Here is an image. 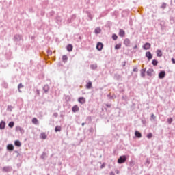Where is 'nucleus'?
Instances as JSON below:
<instances>
[{"mask_svg":"<svg viewBox=\"0 0 175 175\" xmlns=\"http://www.w3.org/2000/svg\"><path fill=\"white\" fill-rule=\"evenodd\" d=\"M126 155H122L120 156L118 159V163H119V165H122V163H125L126 162Z\"/></svg>","mask_w":175,"mask_h":175,"instance_id":"obj_1","label":"nucleus"},{"mask_svg":"<svg viewBox=\"0 0 175 175\" xmlns=\"http://www.w3.org/2000/svg\"><path fill=\"white\" fill-rule=\"evenodd\" d=\"M13 170V167L12 166H5L2 168V172H5V173H9Z\"/></svg>","mask_w":175,"mask_h":175,"instance_id":"obj_2","label":"nucleus"},{"mask_svg":"<svg viewBox=\"0 0 175 175\" xmlns=\"http://www.w3.org/2000/svg\"><path fill=\"white\" fill-rule=\"evenodd\" d=\"M142 48L144 50H150V49H151V44L146 42L143 45Z\"/></svg>","mask_w":175,"mask_h":175,"instance_id":"obj_3","label":"nucleus"},{"mask_svg":"<svg viewBox=\"0 0 175 175\" xmlns=\"http://www.w3.org/2000/svg\"><path fill=\"white\" fill-rule=\"evenodd\" d=\"M13 40L14 42H20V40H21V35L20 34L14 35Z\"/></svg>","mask_w":175,"mask_h":175,"instance_id":"obj_4","label":"nucleus"},{"mask_svg":"<svg viewBox=\"0 0 175 175\" xmlns=\"http://www.w3.org/2000/svg\"><path fill=\"white\" fill-rule=\"evenodd\" d=\"M145 57H146V58H148V61H151V59H152V53H151V52H150V51H147L146 53Z\"/></svg>","mask_w":175,"mask_h":175,"instance_id":"obj_5","label":"nucleus"},{"mask_svg":"<svg viewBox=\"0 0 175 175\" xmlns=\"http://www.w3.org/2000/svg\"><path fill=\"white\" fill-rule=\"evenodd\" d=\"M96 49L98 51H102L103 49V44L102 42H98L96 44Z\"/></svg>","mask_w":175,"mask_h":175,"instance_id":"obj_6","label":"nucleus"},{"mask_svg":"<svg viewBox=\"0 0 175 175\" xmlns=\"http://www.w3.org/2000/svg\"><path fill=\"white\" fill-rule=\"evenodd\" d=\"M165 76H166V72H165V70H161L159 73V79H164Z\"/></svg>","mask_w":175,"mask_h":175,"instance_id":"obj_7","label":"nucleus"},{"mask_svg":"<svg viewBox=\"0 0 175 175\" xmlns=\"http://www.w3.org/2000/svg\"><path fill=\"white\" fill-rule=\"evenodd\" d=\"M79 110H80V108L77 105H75L72 107V113H77V111H79Z\"/></svg>","mask_w":175,"mask_h":175,"instance_id":"obj_8","label":"nucleus"},{"mask_svg":"<svg viewBox=\"0 0 175 175\" xmlns=\"http://www.w3.org/2000/svg\"><path fill=\"white\" fill-rule=\"evenodd\" d=\"M118 35L120 38H125V31L122 29H120Z\"/></svg>","mask_w":175,"mask_h":175,"instance_id":"obj_9","label":"nucleus"},{"mask_svg":"<svg viewBox=\"0 0 175 175\" xmlns=\"http://www.w3.org/2000/svg\"><path fill=\"white\" fill-rule=\"evenodd\" d=\"M42 90L45 94H47L49 91H50V86H49V85L46 84L43 87Z\"/></svg>","mask_w":175,"mask_h":175,"instance_id":"obj_10","label":"nucleus"},{"mask_svg":"<svg viewBox=\"0 0 175 175\" xmlns=\"http://www.w3.org/2000/svg\"><path fill=\"white\" fill-rule=\"evenodd\" d=\"M124 44L126 46V47H129V45L131 44V40L129 38H126L124 40Z\"/></svg>","mask_w":175,"mask_h":175,"instance_id":"obj_11","label":"nucleus"},{"mask_svg":"<svg viewBox=\"0 0 175 175\" xmlns=\"http://www.w3.org/2000/svg\"><path fill=\"white\" fill-rule=\"evenodd\" d=\"M5 128H6V122L2 120V121L0 122V129H1V130L5 129Z\"/></svg>","mask_w":175,"mask_h":175,"instance_id":"obj_12","label":"nucleus"},{"mask_svg":"<svg viewBox=\"0 0 175 175\" xmlns=\"http://www.w3.org/2000/svg\"><path fill=\"white\" fill-rule=\"evenodd\" d=\"M79 103H81V105H84L85 103V98L84 97H79L78 98Z\"/></svg>","mask_w":175,"mask_h":175,"instance_id":"obj_13","label":"nucleus"},{"mask_svg":"<svg viewBox=\"0 0 175 175\" xmlns=\"http://www.w3.org/2000/svg\"><path fill=\"white\" fill-rule=\"evenodd\" d=\"M154 72V69L153 68H149L147 71H146V75L147 76H149L150 77H151V76H152V72Z\"/></svg>","mask_w":175,"mask_h":175,"instance_id":"obj_14","label":"nucleus"},{"mask_svg":"<svg viewBox=\"0 0 175 175\" xmlns=\"http://www.w3.org/2000/svg\"><path fill=\"white\" fill-rule=\"evenodd\" d=\"M146 68H143L140 70L141 77H146Z\"/></svg>","mask_w":175,"mask_h":175,"instance_id":"obj_15","label":"nucleus"},{"mask_svg":"<svg viewBox=\"0 0 175 175\" xmlns=\"http://www.w3.org/2000/svg\"><path fill=\"white\" fill-rule=\"evenodd\" d=\"M7 150L8 151H13L14 150V146L13 144H10L7 146Z\"/></svg>","mask_w":175,"mask_h":175,"instance_id":"obj_16","label":"nucleus"},{"mask_svg":"<svg viewBox=\"0 0 175 175\" xmlns=\"http://www.w3.org/2000/svg\"><path fill=\"white\" fill-rule=\"evenodd\" d=\"M66 49H67V51L70 53V51H73V45H72V44H69L67 45Z\"/></svg>","mask_w":175,"mask_h":175,"instance_id":"obj_17","label":"nucleus"},{"mask_svg":"<svg viewBox=\"0 0 175 175\" xmlns=\"http://www.w3.org/2000/svg\"><path fill=\"white\" fill-rule=\"evenodd\" d=\"M16 131H18L21 133V135H23L25 132V131H24L23 129L21 128V126H16Z\"/></svg>","mask_w":175,"mask_h":175,"instance_id":"obj_18","label":"nucleus"},{"mask_svg":"<svg viewBox=\"0 0 175 175\" xmlns=\"http://www.w3.org/2000/svg\"><path fill=\"white\" fill-rule=\"evenodd\" d=\"M90 69L92 70H96V69H98V64H90Z\"/></svg>","mask_w":175,"mask_h":175,"instance_id":"obj_19","label":"nucleus"},{"mask_svg":"<svg viewBox=\"0 0 175 175\" xmlns=\"http://www.w3.org/2000/svg\"><path fill=\"white\" fill-rule=\"evenodd\" d=\"M100 32H102V29H100V27H96L94 30V33H96V35L100 33Z\"/></svg>","mask_w":175,"mask_h":175,"instance_id":"obj_20","label":"nucleus"},{"mask_svg":"<svg viewBox=\"0 0 175 175\" xmlns=\"http://www.w3.org/2000/svg\"><path fill=\"white\" fill-rule=\"evenodd\" d=\"M86 88L88 90H91V88H92V82L89 81L87 84H86Z\"/></svg>","mask_w":175,"mask_h":175,"instance_id":"obj_21","label":"nucleus"},{"mask_svg":"<svg viewBox=\"0 0 175 175\" xmlns=\"http://www.w3.org/2000/svg\"><path fill=\"white\" fill-rule=\"evenodd\" d=\"M14 146H16V147H21V142L20 140H16L14 142Z\"/></svg>","mask_w":175,"mask_h":175,"instance_id":"obj_22","label":"nucleus"},{"mask_svg":"<svg viewBox=\"0 0 175 175\" xmlns=\"http://www.w3.org/2000/svg\"><path fill=\"white\" fill-rule=\"evenodd\" d=\"M135 135L136 137H138V139H140V137H142V133H140L139 131H135Z\"/></svg>","mask_w":175,"mask_h":175,"instance_id":"obj_23","label":"nucleus"},{"mask_svg":"<svg viewBox=\"0 0 175 175\" xmlns=\"http://www.w3.org/2000/svg\"><path fill=\"white\" fill-rule=\"evenodd\" d=\"M32 122H33V124H34L35 125H38V124H39V120H38V118H33L32 119Z\"/></svg>","mask_w":175,"mask_h":175,"instance_id":"obj_24","label":"nucleus"},{"mask_svg":"<svg viewBox=\"0 0 175 175\" xmlns=\"http://www.w3.org/2000/svg\"><path fill=\"white\" fill-rule=\"evenodd\" d=\"M62 128L61 126H56L55 128V132H61Z\"/></svg>","mask_w":175,"mask_h":175,"instance_id":"obj_25","label":"nucleus"},{"mask_svg":"<svg viewBox=\"0 0 175 175\" xmlns=\"http://www.w3.org/2000/svg\"><path fill=\"white\" fill-rule=\"evenodd\" d=\"M121 75L120 74H115L114 75V79L115 80H120L121 79Z\"/></svg>","mask_w":175,"mask_h":175,"instance_id":"obj_26","label":"nucleus"},{"mask_svg":"<svg viewBox=\"0 0 175 175\" xmlns=\"http://www.w3.org/2000/svg\"><path fill=\"white\" fill-rule=\"evenodd\" d=\"M86 14H88V18L92 21L93 18L92 14H91V12H90L89 11H86Z\"/></svg>","mask_w":175,"mask_h":175,"instance_id":"obj_27","label":"nucleus"},{"mask_svg":"<svg viewBox=\"0 0 175 175\" xmlns=\"http://www.w3.org/2000/svg\"><path fill=\"white\" fill-rule=\"evenodd\" d=\"M41 139H43V140H46L47 139V135H46V133H42L40 134Z\"/></svg>","mask_w":175,"mask_h":175,"instance_id":"obj_28","label":"nucleus"},{"mask_svg":"<svg viewBox=\"0 0 175 175\" xmlns=\"http://www.w3.org/2000/svg\"><path fill=\"white\" fill-rule=\"evenodd\" d=\"M135 161L131 160L129 162V166L131 167H133V166H135Z\"/></svg>","mask_w":175,"mask_h":175,"instance_id":"obj_29","label":"nucleus"},{"mask_svg":"<svg viewBox=\"0 0 175 175\" xmlns=\"http://www.w3.org/2000/svg\"><path fill=\"white\" fill-rule=\"evenodd\" d=\"M152 65H153V66H157L158 65V60L153 59L152 61Z\"/></svg>","mask_w":175,"mask_h":175,"instance_id":"obj_30","label":"nucleus"},{"mask_svg":"<svg viewBox=\"0 0 175 175\" xmlns=\"http://www.w3.org/2000/svg\"><path fill=\"white\" fill-rule=\"evenodd\" d=\"M157 57H161L162 56V51H161V50H157Z\"/></svg>","mask_w":175,"mask_h":175,"instance_id":"obj_31","label":"nucleus"},{"mask_svg":"<svg viewBox=\"0 0 175 175\" xmlns=\"http://www.w3.org/2000/svg\"><path fill=\"white\" fill-rule=\"evenodd\" d=\"M107 98H109V99H116V94L113 95H110V94H107Z\"/></svg>","mask_w":175,"mask_h":175,"instance_id":"obj_32","label":"nucleus"},{"mask_svg":"<svg viewBox=\"0 0 175 175\" xmlns=\"http://www.w3.org/2000/svg\"><path fill=\"white\" fill-rule=\"evenodd\" d=\"M62 60L64 62H66V61H68V56L66 55H63Z\"/></svg>","mask_w":175,"mask_h":175,"instance_id":"obj_33","label":"nucleus"},{"mask_svg":"<svg viewBox=\"0 0 175 175\" xmlns=\"http://www.w3.org/2000/svg\"><path fill=\"white\" fill-rule=\"evenodd\" d=\"M112 39H113V40H117V39H118V36H117V34L113 33L112 35Z\"/></svg>","mask_w":175,"mask_h":175,"instance_id":"obj_34","label":"nucleus"},{"mask_svg":"<svg viewBox=\"0 0 175 175\" xmlns=\"http://www.w3.org/2000/svg\"><path fill=\"white\" fill-rule=\"evenodd\" d=\"M167 124H169V125H170L172 124V122H173V118H170L167 120Z\"/></svg>","mask_w":175,"mask_h":175,"instance_id":"obj_35","label":"nucleus"},{"mask_svg":"<svg viewBox=\"0 0 175 175\" xmlns=\"http://www.w3.org/2000/svg\"><path fill=\"white\" fill-rule=\"evenodd\" d=\"M8 126L10 128H13V126H14V122H10L8 124Z\"/></svg>","mask_w":175,"mask_h":175,"instance_id":"obj_36","label":"nucleus"},{"mask_svg":"<svg viewBox=\"0 0 175 175\" xmlns=\"http://www.w3.org/2000/svg\"><path fill=\"white\" fill-rule=\"evenodd\" d=\"M18 91L19 92H21V90H20V88H24V85H23V83H19L18 85Z\"/></svg>","mask_w":175,"mask_h":175,"instance_id":"obj_37","label":"nucleus"},{"mask_svg":"<svg viewBox=\"0 0 175 175\" xmlns=\"http://www.w3.org/2000/svg\"><path fill=\"white\" fill-rule=\"evenodd\" d=\"M120 47H121V44H118L115 46V50H120Z\"/></svg>","mask_w":175,"mask_h":175,"instance_id":"obj_38","label":"nucleus"},{"mask_svg":"<svg viewBox=\"0 0 175 175\" xmlns=\"http://www.w3.org/2000/svg\"><path fill=\"white\" fill-rule=\"evenodd\" d=\"M7 110H8V111H12V110H13V107H12V105H8V106L7 107Z\"/></svg>","mask_w":175,"mask_h":175,"instance_id":"obj_39","label":"nucleus"},{"mask_svg":"<svg viewBox=\"0 0 175 175\" xmlns=\"http://www.w3.org/2000/svg\"><path fill=\"white\" fill-rule=\"evenodd\" d=\"M146 137L148 139H151L152 137V133H148L147 135H146Z\"/></svg>","mask_w":175,"mask_h":175,"instance_id":"obj_40","label":"nucleus"},{"mask_svg":"<svg viewBox=\"0 0 175 175\" xmlns=\"http://www.w3.org/2000/svg\"><path fill=\"white\" fill-rule=\"evenodd\" d=\"M42 159H46V152H43V153L41 155Z\"/></svg>","mask_w":175,"mask_h":175,"instance_id":"obj_41","label":"nucleus"},{"mask_svg":"<svg viewBox=\"0 0 175 175\" xmlns=\"http://www.w3.org/2000/svg\"><path fill=\"white\" fill-rule=\"evenodd\" d=\"M86 121H88L89 122H91V121H92V118L91 116H88L86 118Z\"/></svg>","mask_w":175,"mask_h":175,"instance_id":"obj_42","label":"nucleus"},{"mask_svg":"<svg viewBox=\"0 0 175 175\" xmlns=\"http://www.w3.org/2000/svg\"><path fill=\"white\" fill-rule=\"evenodd\" d=\"M54 14H55V12H54V11H51V12H49V16H50L51 17H53V16H54Z\"/></svg>","mask_w":175,"mask_h":175,"instance_id":"obj_43","label":"nucleus"},{"mask_svg":"<svg viewBox=\"0 0 175 175\" xmlns=\"http://www.w3.org/2000/svg\"><path fill=\"white\" fill-rule=\"evenodd\" d=\"M2 85L4 87V88H8V83H5V82H3V84H2Z\"/></svg>","mask_w":175,"mask_h":175,"instance_id":"obj_44","label":"nucleus"},{"mask_svg":"<svg viewBox=\"0 0 175 175\" xmlns=\"http://www.w3.org/2000/svg\"><path fill=\"white\" fill-rule=\"evenodd\" d=\"M161 8L162 9H166V3H163V4L161 5Z\"/></svg>","mask_w":175,"mask_h":175,"instance_id":"obj_45","label":"nucleus"},{"mask_svg":"<svg viewBox=\"0 0 175 175\" xmlns=\"http://www.w3.org/2000/svg\"><path fill=\"white\" fill-rule=\"evenodd\" d=\"M155 118H157V117L155 116V115L152 114V115H151L150 121H152V120H155Z\"/></svg>","mask_w":175,"mask_h":175,"instance_id":"obj_46","label":"nucleus"},{"mask_svg":"<svg viewBox=\"0 0 175 175\" xmlns=\"http://www.w3.org/2000/svg\"><path fill=\"white\" fill-rule=\"evenodd\" d=\"M89 132H90V133H94V128L91 127V128L89 129Z\"/></svg>","mask_w":175,"mask_h":175,"instance_id":"obj_47","label":"nucleus"},{"mask_svg":"<svg viewBox=\"0 0 175 175\" xmlns=\"http://www.w3.org/2000/svg\"><path fill=\"white\" fill-rule=\"evenodd\" d=\"M36 94H37V95H38V96H39V95H40V90H39V89L36 90Z\"/></svg>","mask_w":175,"mask_h":175,"instance_id":"obj_48","label":"nucleus"},{"mask_svg":"<svg viewBox=\"0 0 175 175\" xmlns=\"http://www.w3.org/2000/svg\"><path fill=\"white\" fill-rule=\"evenodd\" d=\"M146 163L150 165V160L148 159H146Z\"/></svg>","mask_w":175,"mask_h":175,"instance_id":"obj_49","label":"nucleus"},{"mask_svg":"<svg viewBox=\"0 0 175 175\" xmlns=\"http://www.w3.org/2000/svg\"><path fill=\"white\" fill-rule=\"evenodd\" d=\"M75 18H76V15H72L71 20H75Z\"/></svg>","mask_w":175,"mask_h":175,"instance_id":"obj_50","label":"nucleus"},{"mask_svg":"<svg viewBox=\"0 0 175 175\" xmlns=\"http://www.w3.org/2000/svg\"><path fill=\"white\" fill-rule=\"evenodd\" d=\"M105 106L108 108L111 107V104H106Z\"/></svg>","mask_w":175,"mask_h":175,"instance_id":"obj_51","label":"nucleus"},{"mask_svg":"<svg viewBox=\"0 0 175 175\" xmlns=\"http://www.w3.org/2000/svg\"><path fill=\"white\" fill-rule=\"evenodd\" d=\"M133 72H138L137 68H134Z\"/></svg>","mask_w":175,"mask_h":175,"instance_id":"obj_52","label":"nucleus"},{"mask_svg":"<svg viewBox=\"0 0 175 175\" xmlns=\"http://www.w3.org/2000/svg\"><path fill=\"white\" fill-rule=\"evenodd\" d=\"M171 61H172V64H175V59L174 58H172Z\"/></svg>","mask_w":175,"mask_h":175,"instance_id":"obj_53","label":"nucleus"},{"mask_svg":"<svg viewBox=\"0 0 175 175\" xmlns=\"http://www.w3.org/2000/svg\"><path fill=\"white\" fill-rule=\"evenodd\" d=\"M53 116L54 117H58V113H54Z\"/></svg>","mask_w":175,"mask_h":175,"instance_id":"obj_54","label":"nucleus"},{"mask_svg":"<svg viewBox=\"0 0 175 175\" xmlns=\"http://www.w3.org/2000/svg\"><path fill=\"white\" fill-rule=\"evenodd\" d=\"M103 167H105V163L102 164L100 166V169H103Z\"/></svg>","mask_w":175,"mask_h":175,"instance_id":"obj_55","label":"nucleus"},{"mask_svg":"<svg viewBox=\"0 0 175 175\" xmlns=\"http://www.w3.org/2000/svg\"><path fill=\"white\" fill-rule=\"evenodd\" d=\"M142 124H146V120H142Z\"/></svg>","mask_w":175,"mask_h":175,"instance_id":"obj_56","label":"nucleus"},{"mask_svg":"<svg viewBox=\"0 0 175 175\" xmlns=\"http://www.w3.org/2000/svg\"><path fill=\"white\" fill-rule=\"evenodd\" d=\"M126 62H124L123 64H122V66H125Z\"/></svg>","mask_w":175,"mask_h":175,"instance_id":"obj_57","label":"nucleus"},{"mask_svg":"<svg viewBox=\"0 0 175 175\" xmlns=\"http://www.w3.org/2000/svg\"><path fill=\"white\" fill-rule=\"evenodd\" d=\"M48 54H49V55H51V54H52L51 51H49L48 52Z\"/></svg>","mask_w":175,"mask_h":175,"instance_id":"obj_58","label":"nucleus"},{"mask_svg":"<svg viewBox=\"0 0 175 175\" xmlns=\"http://www.w3.org/2000/svg\"><path fill=\"white\" fill-rule=\"evenodd\" d=\"M110 175H116V174H114V172H111L110 173Z\"/></svg>","mask_w":175,"mask_h":175,"instance_id":"obj_59","label":"nucleus"},{"mask_svg":"<svg viewBox=\"0 0 175 175\" xmlns=\"http://www.w3.org/2000/svg\"><path fill=\"white\" fill-rule=\"evenodd\" d=\"M133 49H137V45H135Z\"/></svg>","mask_w":175,"mask_h":175,"instance_id":"obj_60","label":"nucleus"},{"mask_svg":"<svg viewBox=\"0 0 175 175\" xmlns=\"http://www.w3.org/2000/svg\"><path fill=\"white\" fill-rule=\"evenodd\" d=\"M14 152H15L16 154H18V151H17V150H15Z\"/></svg>","mask_w":175,"mask_h":175,"instance_id":"obj_61","label":"nucleus"},{"mask_svg":"<svg viewBox=\"0 0 175 175\" xmlns=\"http://www.w3.org/2000/svg\"><path fill=\"white\" fill-rule=\"evenodd\" d=\"M81 125L82 126H84V125H85V123H82Z\"/></svg>","mask_w":175,"mask_h":175,"instance_id":"obj_62","label":"nucleus"},{"mask_svg":"<svg viewBox=\"0 0 175 175\" xmlns=\"http://www.w3.org/2000/svg\"><path fill=\"white\" fill-rule=\"evenodd\" d=\"M68 23H71L70 20H69V19L68 20Z\"/></svg>","mask_w":175,"mask_h":175,"instance_id":"obj_63","label":"nucleus"},{"mask_svg":"<svg viewBox=\"0 0 175 175\" xmlns=\"http://www.w3.org/2000/svg\"><path fill=\"white\" fill-rule=\"evenodd\" d=\"M31 10H32V8H30V9H29V12H31Z\"/></svg>","mask_w":175,"mask_h":175,"instance_id":"obj_64","label":"nucleus"}]
</instances>
